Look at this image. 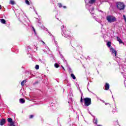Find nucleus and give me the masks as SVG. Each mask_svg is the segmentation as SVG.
<instances>
[{
	"mask_svg": "<svg viewBox=\"0 0 126 126\" xmlns=\"http://www.w3.org/2000/svg\"><path fill=\"white\" fill-rule=\"evenodd\" d=\"M7 122H8V123H11V122H12L13 121H12V118H8L7 119Z\"/></svg>",
	"mask_w": 126,
	"mask_h": 126,
	"instance_id": "ddd939ff",
	"label": "nucleus"
},
{
	"mask_svg": "<svg viewBox=\"0 0 126 126\" xmlns=\"http://www.w3.org/2000/svg\"><path fill=\"white\" fill-rule=\"evenodd\" d=\"M54 66L56 68H59V67H60V65L58 63H55V64H54Z\"/></svg>",
	"mask_w": 126,
	"mask_h": 126,
	"instance_id": "f8f14e48",
	"label": "nucleus"
},
{
	"mask_svg": "<svg viewBox=\"0 0 126 126\" xmlns=\"http://www.w3.org/2000/svg\"><path fill=\"white\" fill-rule=\"evenodd\" d=\"M5 124V119H1L0 121V126H3Z\"/></svg>",
	"mask_w": 126,
	"mask_h": 126,
	"instance_id": "20e7f679",
	"label": "nucleus"
},
{
	"mask_svg": "<svg viewBox=\"0 0 126 126\" xmlns=\"http://www.w3.org/2000/svg\"><path fill=\"white\" fill-rule=\"evenodd\" d=\"M94 124H95L96 125H97V119H96L95 120H94Z\"/></svg>",
	"mask_w": 126,
	"mask_h": 126,
	"instance_id": "393cba45",
	"label": "nucleus"
},
{
	"mask_svg": "<svg viewBox=\"0 0 126 126\" xmlns=\"http://www.w3.org/2000/svg\"><path fill=\"white\" fill-rule=\"evenodd\" d=\"M84 103H85V106L86 107H88V106H90V105L91 104V98L89 97H86L84 99Z\"/></svg>",
	"mask_w": 126,
	"mask_h": 126,
	"instance_id": "7ed1b4c3",
	"label": "nucleus"
},
{
	"mask_svg": "<svg viewBox=\"0 0 126 126\" xmlns=\"http://www.w3.org/2000/svg\"><path fill=\"white\" fill-rule=\"evenodd\" d=\"M62 68H63V70H65V69H64V67H63V65H62Z\"/></svg>",
	"mask_w": 126,
	"mask_h": 126,
	"instance_id": "cd10ccee",
	"label": "nucleus"
},
{
	"mask_svg": "<svg viewBox=\"0 0 126 126\" xmlns=\"http://www.w3.org/2000/svg\"><path fill=\"white\" fill-rule=\"evenodd\" d=\"M110 51L112 52V54H115V56H117V51L113 48H110Z\"/></svg>",
	"mask_w": 126,
	"mask_h": 126,
	"instance_id": "39448f33",
	"label": "nucleus"
},
{
	"mask_svg": "<svg viewBox=\"0 0 126 126\" xmlns=\"http://www.w3.org/2000/svg\"><path fill=\"white\" fill-rule=\"evenodd\" d=\"M33 118H34V115H30L29 119H33Z\"/></svg>",
	"mask_w": 126,
	"mask_h": 126,
	"instance_id": "412c9836",
	"label": "nucleus"
},
{
	"mask_svg": "<svg viewBox=\"0 0 126 126\" xmlns=\"http://www.w3.org/2000/svg\"><path fill=\"white\" fill-rule=\"evenodd\" d=\"M103 103H105V101L104 100H102Z\"/></svg>",
	"mask_w": 126,
	"mask_h": 126,
	"instance_id": "473e14b6",
	"label": "nucleus"
},
{
	"mask_svg": "<svg viewBox=\"0 0 126 126\" xmlns=\"http://www.w3.org/2000/svg\"><path fill=\"white\" fill-rule=\"evenodd\" d=\"M10 4H12V5H14V4H15V2L14 0H10Z\"/></svg>",
	"mask_w": 126,
	"mask_h": 126,
	"instance_id": "2eb2a0df",
	"label": "nucleus"
},
{
	"mask_svg": "<svg viewBox=\"0 0 126 126\" xmlns=\"http://www.w3.org/2000/svg\"><path fill=\"white\" fill-rule=\"evenodd\" d=\"M117 41H118V42H119L120 44H124V42H123V41H122V39H121V38H120V37L117 36Z\"/></svg>",
	"mask_w": 126,
	"mask_h": 126,
	"instance_id": "0eeeda50",
	"label": "nucleus"
},
{
	"mask_svg": "<svg viewBox=\"0 0 126 126\" xmlns=\"http://www.w3.org/2000/svg\"><path fill=\"white\" fill-rule=\"evenodd\" d=\"M111 45H112V43H111V42H108L107 43V46H108L109 48H110V47H111Z\"/></svg>",
	"mask_w": 126,
	"mask_h": 126,
	"instance_id": "f3484780",
	"label": "nucleus"
},
{
	"mask_svg": "<svg viewBox=\"0 0 126 126\" xmlns=\"http://www.w3.org/2000/svg\"><path fill=\"white\" fill-rule=\"evenodd\" d=\"M97 126H102L101 125H97Z\"/></svg>",
	"mask_w": 126,
	"mask_h": 126,
	"instance_id": "72a5a7b5",
	"label": "nucleus"
},
{
	"mask_svg": "<svg viewBox=\"0 0 126 126\" xmlns=\"http://www.w3.org/2000/svg\"><path fill=\"white\" fill-rule=\"evenodd\" d=\"M33 28V31H34V32H36V31H35V29L34 28Z\"/></svg>",
	"mask_w": 126,
	"mask_h": 126,
	"instance_id": "c85d7f7f",
	"label": "nucleus"
},
{
	"mask_svg": "<svg viewBox=\"0 0 126 126\" xmlns=\"http://www.w3.org/2000/svg\"><path fill=\"white\" fill-rule=\"evenodd\" d=\"M96 0H90L89 2V3H94Z\"/></svg>",
	"mask_w": 126,
	"mask_h": 126,
	"instance_id": "dca6fc26",
	"label": "nucleus"
},
{
	"mask_svg": "<svg viewBox=\"0 0 126 126\" xmlns=\"http://www.w3.org/2000/svg\"><path fill=\"white\" fill-rule=\"evenodd\" d=\"M66 34H67V36H69V35H70V34H71V32H67Z\"/></svg>",
	"mask_w": 126,
	"mask_h": 126,
	"instance_id": "4be33fe9",
	"label": "nucleus"
},
{
	"mask_svg": "<svg viewBox=\"0 0 126 126\" xmlns=\"http://www.w3.org/2000/svg\"><path fill=\"white\" fill-rule=\"evenodd\" d=\"M79 91L81 94L80 102H81V103H82L83 102V99H82V96H83V94L82 93V92H81V91L80 90H79Z\"/></svg>",
	"mask_w": 126,
	"mask_h": 126,
	"instance_id": "6e6552de",
	"label": "nucleus"
},
{
	"mask_svg": "<svg viewBox=\"0 0 126 126\" xmlns=\"http://www.w3.org/2000/svg\"><path fill=\"white\" fill-rule=\"evenodd\" d=\"M58 5L59 7H60V8L63 7V4L61 3H58Z\"/></svg>",
	"mask_w": 126,
	"mask_h": 126,
	"instance_id": "6ab92c4d",
	"label": "nucleus"
},
{
	"mask_svg": "<svg viewBox=\"0 0 126 126\" xmlns=\"http://www.w3.org/2000/svg\"><path fill=\"white\" fill-rule=\"evenodd\" d=\"M0 9H1V5H0Z\"/></svg>",
	"mask_w": 126,
	"mask_h": 126,
	"instance_id": "7c9ffc66",
	"label": "nucleus"
},
{
	"mask_svg": "<svg viewBox=\"0 0 126 126\" xmlns=\"http://www.w3.org/2000/svg\"><path fill=\"white\" fill-rule=\"evenodd\" d=\"M109 88H110V85L108 83L105 84V90H109Z\"/></svg>",
	"mask_w": 126,
	"mask_h": 126,
	"instance_id": "423d86ee",
	"label": "nucleus"
},
{
	"mask_svg": "<svg viewBox=\"0 0 126 126\" xmlns=\"http://www.w3.org/2000/svg\"><path fill=\"white\" fill-rule=\"evenodd\" d=\"M71 77L73 79H76V77H75V76H74V74L73 73L71 74Z\"/></svg>",
	"mask_w": 126,
	"mask_h": 126,
	"instance_id": "4468645a",
	"label": "nucleus"
},
{
	"mask_svg": "<svg viewBox=\"0 0 126 126\" xmlns=\"http://www.w3.org/2000/svg\"><path fill=\"white\" fill-rule=\"evenodd\" d=\"M20 102L22 104H24V103H25V100H24L23 98H21L20 99Z\"/></svg>",
	"mask_w": 126,
	"mask_h": 126,
	"instance_id": "9b49d317",
	"label": "nucleus"
},
{
	"mask_svg": "<svg viewBox=\"0 0 126 126\" xmlns=\"http://www.w3.org/2000/svg\"><path fill=\"white\" fill-rule=\"evenodd\" d=\"M25 2L27 4H28V5H30V2L28 0H26Z\"/></svg>",
	"mask_w": 126,
	"mask_h": 126,
	"instance_id": "a211bd4d",
	"label": "nucleus"
},
{
	"mask_svg": "<svg viewBox=\"0 0 126 126\" xmlns=\"http://www.w3.org/2000/svg\"><path fill=\"white\" fill-rule=\"evenodd\" d=\"M63 8H66V6H63Z\"/></svg>",
	"mask_w": 126,
	"mask_h": 126,
	"instance_id": "c756f323",
	"label": "nucleus"
},
{
	"mask_svg": "<svg viewBox=\"0 0 126 126\" xmlns=\"http://www.w3.org/2000/svg\"><path fill=\"white\" fill-rule=\"evenodd\" d=\"M35 68L36 69H39V65H36Z\"/></svg>",
	"mask_w": 126,
	"mask_h": 126,
	"instance_id": "5701e85b",
	"label": "nucleus"
},
{
	"mask_svg": "<svg viewBox=\"0 0 126 126\" xmlns=\"http://www.w3.org/2000/svg\"><path fill=\"white\" fill-rule=\"evenodd\" d=\"M63 28H64V26L63 25L61 27V29H63Z\"/></svg>",
	"mask_w": 126,
	"mask_h": 126,
	"instance_id": "bb28decb",
	"label": "nucleus"
},
{
	"mask_svg": "<svg viewBox=\"0 0 126 126\" xmlns=\"http://www.w3.org/2000/svg\"><path fill=\"white\" fill-rule=\"evenodd\" d=\"M41 42H42V43L43 44V45H45V44H46L45 43V42H44V41H43V40H41Z\"/></svg>",
	"mask_w": 126,
	"mask_h": 126,
	"instance_id": "a878e982",
	"label": "nucleus"
},
{
	"mask_svg": "<svg viewBox=\"0 0 126 126\" xmlns=\"http://www.w3.org/2000/svg\"><path fill=\"white\" fill-rule=\"evenodd\" d=\"M0 22L2 23V24H5V23H6V21L5 20H4V19H1L0 20Z\"/></svg>",
	"mask_w": 126,
	"mask_h": 126,
	"instance_id": "1a4fd4ad",
	"label": "nucleus"
},
{
	"mask_svg": "<svg viewBox=\"0 0 126 126\" xmlns=\"http://www.w3.org/2000/svg\"><path fill=\"white\" fill-rule=\"evenodd\" d=\"M14 126V122L13 121L12 122H10L9 126Z\"/></svg>",
	"mask_w": 126,
	"mask_h": 126,
	"instance_id": "aec40b11",
	"label": "nucleus"
},
{
	"mask_svg": "<svg viewBox=\"0 0 126 126\" xmlns=\"http://www.w3.org/2000/svg\"><path fill=\"white\" fill-rule=\"evenodd\" d=\"M117 7L119 10H124L125 7H126V5L124 4L123 2H118L116 3Z\"/></svg>",
	"mask_w": 126,
	"mask_h": 126,
	"instance_id": "f257e3e1",
	"label": "nucleus"
},
{
	"mask_svg": "<svg viewBox=\"0 0 126 126\" xmlns=\"http://www.w3.org/2000/svg\"><path fill=\"white\" fill-rule=\"evenodd\" d=\"M68 71L69 72H72V70L71 69V68H68Z\"/></svg>",
	"mask_w": 126,
	"mask_h": 126,
	"instance_id": "b1692460",
	"label": "nucleus"
},
{
	"mask_svg": "<svg viewBox=\"0 0 126 126\" xmlns=\"http://www.w3.org/2000/svg\"><path fill=\"white\" fill-rule=\"evenodd\" d=\"M109 103H105V105H108Z\"/></svg>",
	"mask_w": 126,
	"mask_h": 126,
	"instance_id": "2f4dec72",
	"label": "nucleus"
},
{
	"mask_svg": "<svg viewBox=\"0 0 126 126\" xmlns=\"http://www.w3.org/2000/svg\"><path fill=\"white\" fill-rule=\"evenodd\" d=\"M25 83H26V80L22 81L21 83V86H24V84H25Z\"/></svg>",
	"mask_w": 126,
	"mask_h": 126,
	"instance_id": "9d476101",
	"label": "nucleus"
},
{
	"mask_svg": "<svg viewBox=\"0 0 126 126\" xmlns=\"http://www.w3.org/2000/svg\"><path fill=\"white\" fill-rule=\"evenodd\" d=\"M106 20L109 23H112V22H115V21H116V17L113 16H107L106 17Z\"/></svg>",
	"mask_w": 126,
	"mask_h": 126,
	"instance_id": "f03ea898",
	"label": "nucleus"
}]
</instances>
